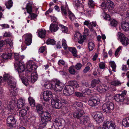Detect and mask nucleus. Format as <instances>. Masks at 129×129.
I'll use <instances>...</instances> for the list:
<instances>
[{"label":"nucleus","instance_id":"42","mask_svg":"<svg viewBox=\"0 0 129 129\" xmlns=\"http://www.w3.org/2000/svg\"><path fill=\"white\" fill-rule=\"evenodd\" d=\"M28 101L30 106L32 107H34L35 106V100L31 97H29Z\"/></svg>","mask_w":129,"mask_h":129},{"label":"nucleus","instance_id":"32","mask_svg":"<svg viewBox=\"0 0 129 129\" xmlns=\"http://www.w3.org/2000/svg\"><path fill=\"white\" fill-rule=\"evenodd\" d=\"M20 78L21 80L22 83L25 85H28L29 82V80L27 78H25L24 76L19 77Z\"/></svg>","mask_w":129,"mask_h":129},{"label":"nucleus","instance_id":"64","mask_svg":"<svg viewBox=\"0 0 129 129\" xmlns=\"http://www.w3.org/2000/svg\"><path fill=\"white\" fill-rule=\"evenodd\" d=\"M75 5L77 7H79L80 5V3L79 0H76L74 3Z\"/></svg>","mask_w":129,"mask_h":129},{"label":"nucleus","instance_id":"43","mask_svg":"<svg viewBox=\"0 0 129 129\" xmlns=\"http://www.w3.org/2000/svg\"><path fill=\"white\" fill-rule=\"evenodd\" d=\"M59 26L61 28L62 32L66 33L67 32L68 28L67 27L61 24H59Z\"/></svg>","mask_w":129,"mask_h":129},{"label":"nucleus","instance_id":"61","mask_svg":"<svg viewBox=\"0 0 129 129\" xmlns=\"http://www.w3.org/2000/svg\"><path fill=\"white\" fill-rule=\"evenodd\" d=\"M35 120L36 119L35 118H32L31 119V124L33 126H35L36 124Z\"/></svg>","mask_w":129,"mask_h":129},{"label":"nucleus","instance_id":"56","mask_svg":"<svg viewBox=\"0 0 129 129\" xmlns=\"http://www.w3.org/2000/svg\"><path fill=\"white\" fill-rule=\"evenodd\" d=\"M61 10L62 13H63L64 15H66L67 13L66 8L63 6H61Z\"/></svg>","mask_w":129,"mask_h":129},{"label":"nucleus","instance_id":"44","mask_svg":"<svg viewBox=\"0 0 129 129\" xmlns=\"http://www.w3.org/2000/svg\"><path fill=\"white\" fill-rule=\"evenodd\" d=\"M88 45L89 50L90 51L92 50L94 47V43L92 42H89Z\"/></svg>","mask_w":129,"mask_h":129},{"label":"nucleus","instance_id":"7","mask_svg":"<svg viewBox=\"0 0 129 129\" xmlns=\"http://www.w3.org/2000/svg\"><path fill=\"white\" fill-rule=\"evenodd\" d=\"M32 2H30L29 3L27 4L25 8L26 9L27 12L30 15L31 19L36 18L37 16V15L36 14L31 13L32 11Z\"/></svg>","mask_w":129,"mask_h":129},{"label":"nucleus","instance_id":"28","mask_svg":"<svg viewBox=\"0 0 129 129\" xmlns=\"http://www.w3.org/2000/svg\"><path fill=\"white\" fill-rule=\"evenodd\" d=\"M95 89L101 93L107 91V89L104 86H97Z\"/></svg>","mask_w":129,"mask_h":129},{"label":"nucleus","instance_id":"11","mask_svg":"<svg viewBox=\"0 0 129 129\" xmlns=\"http://www.w3.org/2000/svg\"><path fill=\"white\" fill-rule=\"evenodd\" d=\"M26 67L27 71L30 72L34 71L36 69L37 67L34 62H29L26 63Z\"/></svg>","mask_w":129,"mask_h":129},{"label":"nucleus","instance_id":"59","mask_svg":"<svg viewBox=\"0 0 129 129\" xmlns=\"http://www.w3.org/2000/svg\"><path fill=\"white\" fill-rule=\"evenodd\" d=\"M83 7H84L83 6L81 5V6H80L78 9L79 10V13L83 15L84 14V13L83 12L84 11Z\"/></svg>","mask_w":129,"mask_h":129},{"label":"nucleus","instance_id":"12","mask_svg":"<svg viewBox=\"0 0 129 129\" xmlns=\"http://www.w3.org/2000/svg\"><path fill=\"white\" fill-rule=\"evenodd\" d=\"M100 100L96 96L90 99L88 102V105L91 106H95L100 103Z\"/></svg>","mask_w":129,"mask_h":129},{"label":"nucleus","instance_id":"17","mask_svg":"<svg viewBox=\"0 0 129 129\" xmlns=\"http://www.w3.org/2000/svg\"><path fill=\"white\" fill-rule=\"evenodd\" d=\"M125 97L122 94H117L114 97V99L117 102H124V103H126V100H124Z\"/></svg>","mask_w":129,"mask_h":129},{"label":"nucleus","instance_id":"21","mask_svg":"<svg viewBox=\"0 0 129 129\" xmlns=\"http://www.w3.org/2000/svg\"><path fill=\"white\" fill-rule=\"evenodd\" d=\"M84 113L83 111H77L74 112L73 115L74 118H80L82 116Z\"/></svg>","mask_w":129,"mask_h":129},{"label":"nucleus","instance_id":"31","mask_svg":"<svg viewBox=\"0 0 129 129\" xmlns=\"http://www.w3.org/2000/svg\"><path fill=\"white\" fill-rule=\"evenodd\" d=\"M11 88L10 91V95L11 96L16 95L17 94V91L16 86L14 87H10Z\"/></svg>","mask_w":129,"mask_h":129},{"label":"nucleus","instance_id":"60","mask_svg":"<svg viewBox=\"0 0 129 129\" xmlns=\"http://www.w3.org/2000/svg\"><path fill=\"white\" fill-rule=\"evenodd\" d=\"M122 48V47L119 46L116 50L115 53V55L116 57H117V56L118 54L119 51L121 50Z\"/></svg>","mask_w":129,"mask_h":129},{"label":"nucleus","instance_id":"20","mask_svg":"<svg viewBox=\"0 0 129 129\" xmlns=\"http://www.w3.org/2000/svg\"><path fill=\"white\" fill-rule=\"evenodd\" d=\"M72 107L75 108L78 111H82L83 109L82 104L80 102L75 103L73 105Z\"/></svg>","mask_w":129,"mask_h":129},{"label":"nucleus","instance_id":"46","mask_svg":"<svg viewBox=\"0 0 129 129\" xmlns=\"http://www.w3.org/2000/svg\"><path fill=\"white\" fill-rule=\"evenodd\" d=\"M5 41L6 43L9 44L10 47H13V44L12 40L10 39H7Z\"/></svg>","mask_w":129,"mask_h":129},{"label":"nucleus","instance_id":"29","mask_svg":"<svg viewBox=\"0 0 129 129\" xmlns=\"http://www.w3.org/2000/svg\"><path fill=\"white\" fill-rule=\"evenodd\" d=\"M45 87L47 89H52L54 90V82L48 83L44 84Z\"/></svg>","mask_w":129,"mask_h":129},{"label":"nucleus","instance_id":"58","mask_svg":"<svg viewBox=\"0 0 129 129\" xmlns=\"http://www.w3.org/2000/svg\"><path fill=\"white\" fill-rule=\"evenodd\" d=\"M82 66V64L81 63H78L75 66V67L77 70H79L81 68Z\"/></svg>","mask_w":129,"mask_h":129},{"label":"nucleus","instance_id":"34","mask_svg":"<svg viewBox=\"0 0 129 129\" xmlns=\"http://www.w3.org/2000/svg\"><path fill=\"white\" fill-rule=\"evenodd\" d=\"M122 28L125 31H127L129 30V24L127 23H122L121 24Z\"/></svg>","mask_w":129,"mask_h":129},{"label":"nucleus","instance_id":"16","mask_svg":"<svg viewBox=\"0 0 129 129\" xmlns=\"http://www.w3.org/2000/svg\"><path fill=\"white\" fill-rule=\"evenodd\" d=\"M54 90L56 91H60L63 87L64 84L59 81L54 82Z\"/></svg>","mask_w":129,"mask_h":129},{"label":"nucleus","instance_id":"23","mask_svg":"<svg viewBox=\"0 0 129 129\" xmlns=\"http://www.w3.org/2000/svg\"><path fill=\"white\" fill-rule=\"evenodd\" d=\"M25 107H24V109H22L19 112V115L20 116L23 117L26 115L27 111H28L29 108L27 106Z\"/></svg>","mask_w":129,"mask_h":129},{"label":"nucleus","instance_id":"18","mask_svg":"<svg viewBox=\"0 0 129 129\" xmlns=\"http://www.w3.org/2000/svg\"><path fill=\"white\" fill-rule=\"evenodd\" d=\"M25 101L24 99L20 98L17 101V106L18 108L20 109L24 107H25Z\"/></svg>","mask_w":129,"mask_h":129},{"label":"nucleus","instance_id":"27","mask_svg":"<svg viewBox=\"0 0 129 129\" xmlns=\"http://www.w3.org/2000/svg\"><path fill=\"white\" fill-rule=\"evenodd\" d=\"M38 34L39 37L41 38H43L45 36L46 31L45 30H43L40 29L38 30Z\"/></svg>","mask_w":129,"mask_h":129},{"label":"nucleus","instance_id":"40","mask_svg":"<svg viewBox=\"0 0 129 129\" xmlns=\"http://www.w3.org/2000/svg\"><path fill=\"white\" fill-rule=\"evenodd\" d=\"M68 49L72 53L74 56L75 57L77 56V51L76 48L74 47H69Z\"/></svg>","mask_w":129,"mask_h":129},{"label":"nucleus","instance_id":"10","mask_svg":"<svg viewBox=\"0 0 129 129\" xmlns=\"http://www.w3.org/2000/svg\"><path fill=\"white\" fill-rule=\"evenodd\" d=\"M104 128L105 129H115L116 125L114 123L111 121H105L103 124Z\"/></svg>","mask_w":129,"mask_h":129},{"label":"nucleus","instance_id":"3","mask_svg":"<svg viewBox=\"0 0 129 129\" xmlns=\"http://www.w3.org/2000/svg\"><path fill=\"white\" fill-rule=\"evenodd\" d=\"M117 37L118 39H120V41L124 46H126L129 44V40L122 33L118 32L117 33Z\"/></svg>","mask_w":129,"mask_h":129},{"label":"nucleus","instance_id":"54","mask_svg":"<svg viewBox=\"0 0 129 129\" xmlns=\"http://www.w3.org/2000/svg\"><path fill=\"white\" fill-rule=\"evenodd\" d=\"M88 4L90 8H93L94 6V2L92 0H89Z\"/></svg>","mask_w":129,"mask_h":129},{"label":"nucleus","instance_id":"38","mask_svg":"<svg viewBox=\"0 0 129 129\" xmlns=\"http://www.w3.org/2000/svg\"><path fill=\"white\" fill-rule=\"evenodd\" d=\"M102 108L105 112L107 113H110L109 107L107 102L103 104L102 106Z\"/></svg>","mask_w":129,"mask_h":129},{"label":"nucleus","instance_id":"25","mask_svg":"<svg viewBox=\"0 0 129 129\" xmlns=\"http://www.w3.org/2000/svg\"><path fill=\"white\" fill-rule=\"evenodd\" d=\"M38 78V75L37 72H35L31 73L30 78L32 82H35L37 79Z\"/></svg>","mask_w":129,"mask_h":129},{"label":"nucleus","instance_id":"5","mask_svg":"<svg viewBox=\"0 0 129 129\" xmlns=\"http://www.w3.org/2000/svg\"><path fill=\"white\" fill-rule=\"evenodd\" d=\"M74 92V87L69 85H66L63 91V94L66 96L72 95Z\"/></svg>","mask_w":129,"mask_h":129},{"label":"nucleus","instance_id":"35","mask_svg":"<svg viewBox=\"0 0 129 129\" xmlns=\"http://www.w3.org/2000/svg\"><path fill=\"white\" fill-rule=\"evenodd\" d=\"M12 54L11 53H8L3 54L2 56V58L5 59H7L10 58L12 56Z\"/></svg>","mask_w":129,"mask_h":129},{"label":"nucleus","instance_id":"57","mask_svg":"<svg viewBox=\"0 0 129 129\" xmlns=\"http://www.w3.org/2000/svg\"><path fill=\"white\" fill-rule=\"evenodd\" d=\"M101 6L102 7V9H106L107 8V2L106 3L105 2H103Z\"/></svg>","mask_w":129,"mask_h":129},{"label":"nucleus","instance_id":"50","mask_svg":"<svg viewBox=\"0 0 129 129\" xmlns=\"http://www.w3.org/2000/svg\"><path fill=\"white\" fill-rule=\"evenodd\" d=\"M110 64L112 69V71L114 72H115L116 66L115 62L114 61H111L110 62Z\"/></svg>","mask_w":129,"mask_h":129},{"label":"nucleus","instance_id":"14","mask_svg":"<svg viewBox=\"0 0 129 129\" xmlns=\"http://www.w3.org/2000/svg\"><path fill=\"white\" fill-rule=\"evenodd\" d=\"M52 106L56 109H59L62 106V104L57 100L52 99L51 101Z\"/></svg>","mask_w":129,"mask_h":129},{"label":"nucleus","instance_id":"24","mask_svg":"<svg viewBox=\"0 0 129 129\" xmlns=\"http://www.w3.org/2000/svg\"><path fill=\"white\" fill-rule=\"evenodd\" d=\"M107 9L108 10H112L114 8L115 5L113 2L110 0H109L107 2Z\"/></svg>","mask_w":129,"mask_h":129},{"label":"nucleus","instance_id":"36","mask_svg":"<svg viewBox=\"0 0 129 129\" xmlns=\"http://www.w3.org/2000/svg\"><path fill=\"white\" fill-rule=\"evenodd\" d=\"M122 124L124 126H129V117H127L122 120Z\"/></svg>","mask_w":129,"mask_h":129},{"label":"nucleus","instance_id":"62","mask_svg":"<svg viewBox=\"0 0 129 129\" xmlns=\"http://www.w3.org/2000/svg\"><path fill=\"white\" fill-rule=\"evenodd\" d=\"M75 94L78 97H80L83 96V94L79 92H75Z\"/></svg>","mask_w":129,"mask_h":129},{"label":"nucleus","instance_id":"6","mask_svg":"<svg viewBox=\"0 0 129 129\" xmlns=\"http://www.w3.org/2000/svg\"><path fill=\"white\" fill-rule=\"evenodd\" d=\"M7 125L9 127H12L15 126L16 121L13 116L10 115L7 119Z\"/></svg>","mask_w":129,"mask_h":129},{"label":"nucleus","instance_id":"48","mask_svg":"<svg viewBox=\"0 0 129 129\" xmlns=\"http://www.w3.org/2000/svg\"><path fill=\"white\" fill-rule=\"evenodd\" d=\"M117 22L114 19H112L111 21L110 24L113 27H115L117 25Z\"/></svg>","mask_w":129,"mask_h":129},{"label":"nucleus","instance_id":"26","mask_svg":"<svg viewBox=\"0 0 129 129\" xmlns=\"http://www.w3.org/2000/svg\"><path fill=\"white\" fill-rule=\"evenodd\" d=\"M69 85L75 88H78L79 87V84L77 82L75 81H69Z\"/></svg>","mask_w":129,"mask_h":129},{"label":"nucleus","instance_id":"4","mask_svg":"<svg viewBox=\"0 0 129 129\" xmlns=\"http://www.w3.org/2000/svg\"><path fill=\"white\" fill-rule=\"evenodd\" d=\"M91 115L95 121L98 123L102 122L104 120L102 114L101 112L92 113Z\"/></svg>","mask_w":129,"mask_h":129},{"label":"nucleus","instance_id":"1","mask_svg":"<svg viewBox=\"0 0 129 129\" xmlns=\"http://www.w3.org/2000/svg\"><path fill=\"white\" fill-rule=\"evenodd\" d=\"M4 81L5 83H7L10 87H14L16 85V82L14 78L8 74L4 75Z\"/></svg>","mask_w":129,"mask_h":129},{"label":"nucleus","instance_id":"41","mask_svg":"<svg viewBox=\"0 0 129 129\" xmlns=\"http://www.w3.org/2000/svg\"><path fill=\"white\" fill-rule=\"evenodd\" d=\"M84 24L85 25L87 26L89 28L90 30H93V27L92 26L91 23L89 21H86L84 22Z\"/></svg>","mask_w":129,"mask_h":129},{"label":"nucleus","instance_id":"63","mask_svg":"<svg viewBox=\"0 0 129 129\" xmlns=\"http://www.w3.org/2000/svg\"><path fill=\"white\" fill-rule=\"evenodd\" d=\"M47 122H42V123H41L39 125V126L41 128H43L45 127L47 123Z\"/></svg>","mask_w":129,"mask_h":129},{"label":"nucleus","instance_id":"52","mask_svg":"<svg viewBox=\"0 0 129 129\" xmlns=\"http://www.w3.org/2000/svg\"><path fill=\"white\" fill-rule=\"evenodd\" d=\"M36 109L37 111L39 112L43 110L42 106L40 104L36 106Z\"/></svg>","mask_w":129,"mask_h":129},{"label":"nucleus","instance_id":"2","mask_svg":"<svg viewBox=\"0 0 129 129\" xmlns=\"http://www.w3.org/2000/svg\"><path fill=\"white\" fill-rule=\"evenodd\" d=\"M40 116L41 121L42 122H48L51 119V114L48 112H42L40 113Z\"/></svg>","mask_w":129,"mask_h":129},{"label":"nucleus","instance_id":"13","mask_svg":"<svg viewBox=\"0 0 129 129\" xmlns=\"http://www.w3.org/2000/svg\"><path fill=\"white\" fill-rule=\"evenodd\" d=\"M43 99L46 102H48L52 97V92L50 91H44L43 94Z\"/></svg>","mask_w":129,"mask_h":129},{"label":"nucleus","instance_id":"15","mask_svg":"<svg viewBox=\"0 0 129 129\" xmlns=\"http://www.w3.org/2000/svg\"><path fill=\"white\" fill-rule=\"evenodd\" d=\"M25 36V43L27 45H30L32 43V35L30 33L26 34L24 35Z\"/></svg>","mask_w":129,"mask_h":129},{"label":"nucleus","instance_id":"9","mask_svg":"<svg viewBox=\"0 0 129 129\" xmlns=\"http://www.w3.org/2000/svg\"><path fill=\"white\" fill-rule=\"evenodd\" d=\"M14 57L15 59V63H14L15 66L17 64V66L20 64L22 62V60L24 58L23 55L21 56L19 54L15 53L14 54Z\"/></svg>","mask_w":129,"mask_h":129},{"label":"nucleus","instance_id":"53","mask_svg":"<svg viewBox=\"0 0 129 129\" xmlns=\"http://www.w3.org/2000/svg\"><path fill=\"white\" fill-rule=\"evenodd\" d=\"M13 104L11 102H10L8 106V108L11 112H12L14 109V108L13 106Z\"/></svg>","mask_w":129,"mask_h":129},{"label":"nucleus","instance_id":"51","mask_svg":"<svg viewBox=\"0 0 129 129\" xmlns=\"http://www.w3.org/2000/svg\"><path fill=\"white\" fill-rule=\"evenodd\" d=\"M46 43L48 44L54 45L55 44V42L53 39H49L47 40Z\"/></svg>","mask_w":129,"mask_h":129},{"label":"nucleus","instance_id":"33","mask_svg":"<svg viewBox=\"0 0 129 129\" xmlns=\"http://www.w3.org/2000/svg\"><path fill=\"white\" fill-rule=\"evenodd\" d=\"M100 81L99 80L94 79L92 81L91 84L90 88H93L96 86L97 84H99Z\"/></svg>","mask_w":129,"mask_h":129},{"label":"nucleus","instance_id":"19","mask_svg":"<svg viewBox=\"0 0 129 129\" xmlns=\"http://www.w3.org/2000/svg\"><path fill=\"white\" fill-rule=\"evenodd\" d=\"M90 118L87 116L81 117L80 119V122L82 124L85 125L90 122Z\"/></svg>","mask_w":129,"mask_h":129},{"label":"nucleus","instance_id":"39","mask_svg":"<svg viewBox=\"0 0 129 129\" xmlns=\"http://www.w3.org/2000/svg\"><path fill=\"white\" fill-rule=\"evenodd\" d=\"M107 103L109 107V112H111L114 109V104L113 103L110 102H108Z\"/></svg>","mask_w":129,"mask_h":129},{"label":"nucleus","instance_id":"30","mask_svg":"<svg viewBox=\"0 0 129 129\" xmlns=\"http://www.w3.org/2000/svg\"><path fill=\"white\" fill-rule=\"evenodd\" d=\"M58 29V26L56 24H51L50 26V30L52 32H54L57 31Z\"/></svg>","mask_w":129,"mask_h":129},{"label":"nucleus","instance_id":"55","mask_svg":"<svg viewBox=\"0 0 129 129\" xmlns=\"http://www.w3.org/2000/svg\"><path fill=\"white\" fill-rule=\"evenodd\" d=\"M103 15H104V18L106 20H109L110 19V15L106 12H104L102 13Z\"/></svg>","mask_w":129,"mask_h":129},{"label":"nucleus","instance_id":"22","mask_svg":"<svg viewBox=\"0 0 129 129\" xmlns=\"http://www.w3.org/2000/svg\"><path fill=\"white\" fill-rule=\"evenodd\" d=\"M64 122V120L61 118H57L55 121V125L58 127L61 126Z\"/></svg>","mask_w":129,"mask_h":129},{"label":"nucleus","instance_id":"45","mask_svg":"<svg viewBox=\"0 0 129 129\" xmlns=\"http://www.w3.org/2000/svg\"><path fill=\"white\" fill-rule=\"evenodd\" d=\"M112 85L114 86H116L120 85L121 83L118 80H115L111 82Z\"/></svg>","mask_w":129,"mask_h":129},{"label":"nucleus","instance_id":"47","mask_svg":"<svg viewBox=\"0 0 129 129\" xmlns=\"http://www.w3.org/2000/svg\"><path fill=\"white\" fill-rule=\"evenodd\" d=\"M75 68V66H71L69 68V72L70 73L72 74H74L75 73L76 71L74 69Z\"/></svg>","mask_w":129,"mask_h":129},{"label":"nucleus","instance_id":"49","mask_svg":"<svg viewBox=\"0 0 129 129\" xmlns=\"http://www.w3.org/2000/svg\"><path fill=\"white\" fill-rule=\"evenodd\" d=\"M68 14L69 15V18L71 20H73L75 19V16L71 12L69 11Z\"/></svg>","mask_w":129,"mask_h":129},{"label":"nucleus","instance_id":"8","mask_svg":"<svg viewBox=\"0 0 129 129\" xmlns=\"http://www.w3.org/2000/svg\"><path fill=\"white\" fill-rule=\"evenodd\" d=\"M21 63V65L20 64L17 66V64H16L15 66L18 67L17 68V70L19 73V77L25 75L26 73V71H25L24 65L22 63V62Z\"/></svg>","mask_w":129,"mask_h":129},{"label":"nucleus","instance_id":"37","mask_svg":"<svg viewBox=\"0 0 129 129\" xmlns=\"http://www.w3.org/2000/svg\"><path fill=\"white\" fill-rule=\"evenodd\" d=\"M13 2L12 0H9L6 2L5 5L7 8L10 9L13 6Z\"/></svg>","mask_w":129,"mask_h":129}]
</instances>
